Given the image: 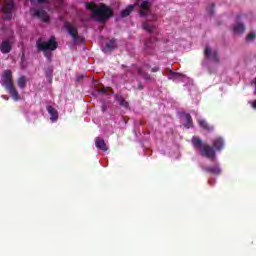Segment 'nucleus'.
Segmentation results:
<instances>
[{"mask_svg": "<svg viewBox=\"0 0 256 256\" xmlns=\"http://www.w3.org/2000/svg\"><path fill=\"white\" fill-rule=\"evenodd\" d=\"M208 13H210L211 17L215 15V3H212L210 7L207 8Z\"/></svg>", "mask_w": 256, "mask_h": 256, "instance_id": "obj_24", "label": "nucleus"}, {"mask_svg": "<svg viewBox=\"0 0 256 256\" xmlns=\"http://www.w3.org/2000/svg\"><path fill=\"white\" fill-rule=\"evenodd\" d=\"M34 15L35 17L42 19L44 23H47L49 21V16H47V12H45L44 10H35Z\"/></svg>", "mask_w": 256, "mask_h": 256, "instance_id": "obj_14", "label": "nucleus"}, {"mask_svg": "<svg viewBox=\"0 0 256 256\" xmlns=\"http://www.w3.org/2000/svg\"><path fill=\"white\" fill-rule=\"evenodd\" d=\"M38 3H47V0H37Z\"/></svg>", "mask_w": 256, "mask_h": 256, "instance_id": "obj_32", "label": "nucleus"}, {"mask_svg": "<svg viewBox=\"0 0 256 256\" xmlns=\"http://www.w3.org/2000/svg\"><path fill=\"white\" fill-rule=\"evenodd\" d=\"M183 115L186 119L184 127H186V129H191V127H193V118L191 117V114L183 112Z\"/></svg>", "mask_w": 256, "mask_h": 256, "instance_id": "obj_17", "label": "nucleus"}, {"mask_svg": "<svg viewBox=\"0 0 256 256\" xmlns=\"http://www.w3.org/2000/svg\"><path fill=\"white\" fill-rule=\"evenodd\" d=\"M64 27L68 31L69 35L72 36L74 43H83V37L79 35L77 28L73 27L70 22H66Z\"/></svg>", "mask_w": 256, "mask_h": 256, "instance_id": "obj_5", "label": "nucleus"}, {"mask_svg": "<svg viewBox=\"0 0 256 256\" xmlns=\"http://www.w3.org/2000/svg\"><path fill=\"white\" fill-rule=\"evenodd\" d=\"M45 75L49 81L53 80V66H48L45 69Z\"/></svg>", "mask_w": 256, "mask_h": 256, "instance_id": "obj_22", "label": "nucleus"}, {"mask_svg": "<svg viewBox=\"0 0 256 256\" xmlns=\"http://www.w3.org/2000/svg\"><path fill=\"white\" fill-rule=\"evenodd\" d=\"M17 85L20 89H25L27 87V76L22 75L17 79Z\"/></svg>", "mask_w": 256, "mask_h": 256, "instance_id": "obj_19", "label": "nucleus"}, {"mask_svg": "<svg viewBox=\"0 0 256 256\" xmlns=\"http://www.w3.org/2000/svg\"><path fill=\"white\" fill-rule=\"evenodd\" d=\"M152 19H157V16H156V15H153V16H152Z\"/></svg>", "mask_w": 256, "mask_h": 256, "instance_id": "obj_35", "label": "nucleus"}, {"mask_svg": "<svg viewBox=\"0 0 256 256\" xmlns=\"http://www.w3.org/2000/svg\"><path fill=\"white\" fill-rule=\"evenodd\" d=\"M192 145L194 149H198L202 157L213 161L217 157V151H223L225 149V140L222 137H216L212 140V146L203 143V140L197 136L192 137Z\"/></svg>", "mask_w": 256, "mask_h": 256, "instance_id": "obj_1", "label": "nucleus"}, {"mask_svg": "<svg viewBox=\"0 0 256 256\" xmlns=\"http://www.w3.org/2000/svg\"><path fill=\"white\" fill-rule=\"evenodd\" d=\"M204 55L207 59H212L214 63H219V52L217 50L212 51L211 47L206 46L204 49Z\"/></svg>", "mask_w": 256, "mask_h": 256, "instance_id": "obj_7", "label": "nucleus"}, {"mask_svg": "<svg viewBox=\"0 0 256 256\" xmlns=\"http://www.w3.org/2000/svg\"><path fill=\"white\" fill-rule=\"evenodd\" d=\"M151 13V2L145 0L140 4L139 15L140 17H147Z\"/></svg>", "mask_w": 256, "mask_h": 256, "instance_id": "obj_8", "label": "nucleus"}, {"mask_svg": "<svg viewBox=\"0 0 256 256\" xmlns=\"http://www.w3.org/2000/svg\"><path fill=\"white\" fill-rule=\"evenodd\" d=\"M123 68H125V65H122Z\"/></svg>", "mask_w": 256, "mask_h": 256, "instance_id": "obj_36", "label": "nucleus"}, {"mask_svg": "<svg viewBox=\"0 0 256 256\" xmlns=\"http://www.w3.org/2000/svg\"><path fill=\"white\" fill-rule=\"evenodd\" d=\"M252 107L256 109V100L252 103Z\"/></svg>", "mask_w": 256, "mask_h": 256, "instance_id": "obj_33", "label": "nucleus"}, {"mask_svg": "<svg viewBox=\"0 0 256 256\" xmlns=\"http://www.w3.org/2000/svg\"><path fill=\"white\" fill-rule=\"evenodd\" d=\"M98 93H101V95H105V93H107V88L103 87L101 89H98Z\"/></svg>", "mask_w": 256, "mask_h": 256, "instance_id": "obj_28", "label": "nucleus"}, {"mask_svg": "<svg viewBox=\"0 0 256 256\" xmlns=\"http://www.w3.org/2000/svg\"><path fill=\"white\" fill-rule=\"evenodd\" d=\"M86 9L91 11L92 19H95L98 23H106L111 17H114L115 13L111 7L100 3L98 6L94 2H86Z\"/></svg>", "mask_w": 256, "mask_h": 256, "instance_id": "obj_2", "label": "nucleus"}, {"mask_svg": "<svg viewBox=\"0 0 256 256\" xmlns=\"http://www.w3.org/2000/svg\"><path fill=\"white\" fill-rule=\"evenodd\" d=\"M83 79H85V75L79 74V75L76 77V83H81V81H83Z\"/></svg>", "mask_w": 256, "mask_h": 256, "instance_id": "obj_27", "label": "nucleus"}, {"mask_svg": "<svg viewBox=\"0 0 256 256\" xmlns=\"http://www.w3.org/2000/svg\"><path fill=\"white\" fill-rule=\"evenodd\" d=\"M14 7L15 3L13 2V0L6 2L3 6V13L4 15H6V19H8V21H11V18L13 17Z\"/></svg>", "mask_w": 256, "mask_h": 256, "instance_id": "obj_6", "label": "nucleus"}, {"mask_svg": "<svg viewBox=\"0 0 256 256\" xmlns=\"http://www.w3.org/2000/svg\"><path fill=\"white\" fill-rule=\"evenodd\" d=\"M47 111L50 115V121L55 123L59 119V112L53 106H47Z\"/></svg>", "mask_w": 256, "mask_h": 256, "instance_id": "obj_12", "label": "nucleus"}, {"mask_svg": "<svg viewBox=\"0 0 256 256\" xmlns=\"http://www.w3.org/2000/svg\"><path fill=\"white\" fill-rule=\"evenodd\" d=\"M156 39L154 38H149L144 42L145 49H151L153 47V43H155Z\"/></svg>", "mask_w": 256, "mask_h": 256, "instance_id": "obj_23", "label": "nucleus"}, {"mask_svg": "<svg viewBox=\"0 0 256 256\" xmlns=\"http://www.w3.org/2000/svg\"><path fill=\"white\" fill-rule=\"evenodd\" d=\"M161 68H159V66H155L152 68V73H157L158 71H160Z\"/></svg>", "mask_w": 256, "mask_h": 256, "instance_id": "obj_30", "label": "nucleus"}, {"mask_svg": "<svg viewBox=\"0 0 256 256\" xmlns=\"http://www.w3.org/2000/svg\"><path fill=\"white\" fill-rule=\"evenodd\" d=\"M255 37H256L255 33L252 32L246 36V41H253Z\"/></svg>", "mask_w": 256, "mask_h": 256, "instance_id": "obj_26", "label": "nucleus"}, {"mask_svg": "<svg viewBox=\"0 0 256 256\" xmlns=\"http://www.w3.org/2000/svg\"><path fill=\"white\" fill-rule=\"evenodd\" d=\"M138 75H141L148 83H151L153 81V77H151V74L146 72L143 68H138Z\"/></svg>", "mask_w": 256, "mask_h": 256, "instance_id": "obj_15", "label": "nucleus"}, {"mask_svg": "<svg viewBox=\"0 0 256 256\" xmlns=\"http://www.w3.org/2000/svg\"><path fill=\"white\" fill-rule=\"evenodd\" d=\"M117 49V43L115 39H111L106 43V47L102 49L104 53H111V51H115Z\"/></svg>", "mask_w": 256, "mask_h": 256, "instance_id": "obj_13", "label": "nucleus"}, {"mask_svg": "<svg viewBox=\"0 0 256 256\" xmlns=\"http://www.w3.org/2000/svg\"><path fill=\"white\" fill-rule=\"evenodd\" d=\"M11 49H12V46L9 40L4 39L0 44L1 53H3L4 55H7V53H11Z\"/></svg>", "mask_w": 256, "mask_h": 256, "instance_id": "obj_11", "label": "nucleus"}, {"mask_svg": "<svg viewBox=\"0 0 256 256\" xmlns=\"http://www.w3.org/2000/svg\"><path fill=\"white\" fill-rule=\"evenodd\" d=\"M177 77H179V73L177 72H173V71H169V79H177Z\"/></svg>", "mask_w": 256, "mask_h": 256, "instance_id": "obj_25", "label": "nucleus"}, {"mask_svg": "<svg viewBox=\"0 0 256 256\" xmlns=\"http://www.w3.org/2000/svg\"><path fill=\"white\" fill-rule=\"evenodd\" d=\"M199 125L205 131H213V126L209 125L205 120H199Z\"/></svg>", "mask_w": 256, "mask_h": 256, "instance_id": "obj_21", "label": "nucleus"}, {"mask_svg": "<svg viewBox=\"0 0 256 256\" xmlns=\"http://www.w3.org/2000/svg\"><path fill=\"white\" fill-rule=\"evenodd\" d=\"M0 83L2 87L8 91L13 101H19V99H21L19 91L15 88V84L13 83V72L11 70H5L3 72Z\"/></svg>", "mask_w": 256, "mask_h": 256, "instance_id": "obj_3", "label": "nucleus"}, {"mask_svg": "<svg viewBox=\"0 0 256 256\" xmlns=\"http://www.w3.org/2000/svg\"><path fill=\"white\" fill-rule=\"evenodd\" d=\"M144 87H143V84L139 83L138 84V90L139 91H143Z\"/></svg>", "mask_w": 256, "mask_h": 256, "instance_id": "obj_31", "label": "nucleus"}, {"mask_svg": "<svg viewBox=\"0 0 256 256\" xmlns=\"http://www.w3.org/2000/svg\"><path fill=\"white\" fill-rule=\"evenodd\" d=\"M102 113H105L107 111V104L103 103L101 106Z\"/></svg>", "mask_w": 256, "mask_h": 256, "instance_id": "obj_29", "label": "nucleus"}, {"mask_svg": "<svg viewBox=\"0 0 256 256\" xmlns=\"http://www.w3.org/2000/svg\"><path fill=\"white\" fill-rule=\"evenodd\" d=\"M253 83L255 85V91H256V78L253 79Z\"/></svg>", "mask_w": 256, "mask_h": 256, "instance_id": "obj_34", "label": "nucleus"}, {"mask_svg": "<svg viewBox=\"0 0 256 256\" xmlns=\"http://www.w3.org/2000/svg\"><path fill=\"white\" fill-rule=\"evenodd\" d=\"M95 147L96 149H100V151H109L107 143H105V140L101 137H96Z\"/></svg>", "mask_w": 256, "mask_h": 256, "instance_id": "obj_10", "label": "nucleus"}, {"mask_svg": "<svg viewBox=\"0 0 256 256\" xmlns=\"http://www.w3.org/2000/svg\"><path fill=\"white\" fill-rule=\"evenodd\" d=\"M234 33L241 35V33H245V25L243 23H237L233 27Z\"/></svg>", "mask_w": 256, "mask_h": 256, "instance_id": "obj_20", "label": "nucleus"}, {"mask_svg": "<svg viewBox=\"0 0 256 256\" xmlns=\"http://www.w3.org/2000/svg\"><path fill=\"white\" fill-rule=\"evenodd\" d=\"M135 9V6L130 4L125 8L124 10L121 11V17H129L131 13H133Z\"/></svg>", "mask_w": 256, "mask_h": 256, "instance_id": "obj_18", "label": "nucleus"}, {"mask_svg": "<svg viewBox=\"0 0 256 256\" xmlns=\"http://www.w3.org/2000/svg\"><path fill=\"white\" fill-rule=\"evenodd\" d=\"M36 47L38 51H42L44 57L51 63L53 59V53L50 51H55L57 47H59V44L55 40V36H52L47 42H43V39H38L36 42Z\"/></svg>", "mask_w": 256, "mask_h": 256, "instance_id": "obj_4", "label": "nucleus"}, {"mask_svg": "<svg viewBox=\"0 0 256 256\" xmlns=\"http://www.w3.org/2000/svg\"><path fill=\"white\" fill-rule=\"evenodd\" d=\"M142 29L148 33H153V31H155V25L150 21H145L142 23Z\"/></svg>", "mask_w": 256, "mask_h": 256, "instance_id": "obj_16", "label": "nucleus"}, {"mask_svg": "<svg viewBox=\"0 0 256 256\" xmlns=\"http://www.w3.org/2000/svg\"><path fill=\"white\" fill-rule=\"evenodd\" d=\"M203 171L206 173H210L211 175H221V167L219 164H215L213 166H206L203 168Z\"/></svg>", "mask_w": 256, "mask_h": 256, "instance_id": "obj_9", "label": "nucleus"}]
</instances>
